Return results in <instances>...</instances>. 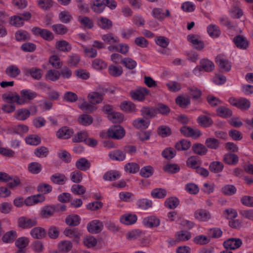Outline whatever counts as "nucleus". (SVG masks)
<instances>
[{"label":"nucleus","mask_w":253,"mask_h":253,"mask_svg":"<svg viewBox=\"0 0 253 253\" xmlns=\"http://www.w3.org/2000/svg\"><path fill=\"white\" fill-rule=\"evenodd\" d=\"M149 93V90L146 87H138L130 91L129 95L132 99L141 102L145 99L146 96Z\"/></svg>","instance_id":"f257e3e1"},{"label":"nucleus","mask_w":253,"mask_h":253,"mask_svg":"<svg viewBox=\"0 0 253 253\" xmlns=\"http://www.w3.org/2000/svg\"><path fill=\"white\" fill-rule=\"evenodd\" d=\"M217 114L222 118H228L232 115V111L228 108L221 106L216 109Z\"/></svg>","instance_id":"de8ad7c7"},{"label":"nucleus","mask_w":253,"mask_h":253,"mask_svg":"<svg viewBox=\"0 0 253 253\" xmlns=\"http://www.w3.org/2000/svg\"><path fill=\"white\" fill-rule=\"evenodd\" d=\"M149 125V122L142 119H137L133 122V126L137 129H146Z\"/></svg>","instance_id":"37998d69"},{"label":"nucleus","mask_w":253,"mask_h":253,"mask_svg":"<svg viewBox=\"0 0 253 253\" xmlns=\"http://www.w3.org/2000/svg\"><path fill=\"white\" fill-rule=\"evenodd\" d=\"M158 134L163 137H167L171 134V131L169 127L166 126H161L158 129Z\"/></svg>","instance_id":"338daca9"},{"label":"nucleus","mask_w":253,"mask_h":253,"mask_svg":"<svg viewBox=\"0 0 253 253\" xmlns=\"http://www.w3.org/2000/svg\"><path fill=\"white\" fill-rule=\"evenodd\" d=\"M251 106L250 101L245 98H240L239 99L237 108L242 110H247Z\"/></svg>","instance_id":"69168bd1"},{"label":"nucleus","mask_w":253,"mask_h":253,"mask_svg":"<svg viewBox=\"0 0 253 253\" xmlns=\"http://www.w3.org/2000/svg\"><path fill=\"white\" fill-rule=\"evenodd\" d=\"M81 235L80 231L77 228H67L64 230V235L70 238L78 239Z\"/></svg>","instance_id":"4be33fe9"},{"label":"nucleus","mask_w":253,"mask_h":253,"mask_svg":"<svg viewBox=\"0 0 253 253\" xmlns=\"http://www.w3.org/2000/svg\"><path fill=\"white\" fill-rule=\"evenodd\" d=\"M122 64L128 69H134L137 65L136 62L130 58H125L122 60Z\"/></svg>","instance_id":"13d9d810"},{"label":"nucleus","mask_w":253,"mask_h":253,"mask_svg":"<svg viewBox=\"0 0 253 253\" xmlns=\"http://www.w3.org/2000/svg\"><path fill=\"white\" fill-rule=\"evenodd\" d=\"M205 144L207 148L216 150L219 147L220 142L215 138L209 137L206 139Z\"/></svg>","instance_id":"bb28decb"},{"label":"nucleus","mask_w":253,"mask_h":253,"mask_svg":"<svg viewBox=\"0 0 253 253\" xmlns=\"http://www.w3.org/2000/svg\"><path fill=\"white\" fill-rule=\"evenodd\" d=\"M176 104L180 107L185 108L190 103V99L188 96H178L175 99Z\"/></svg>","instance_id":"4c0bfd02"},{"label":"nucleus","mask_w":253,"mask_h":253,"mask_svg":"<svg viewBox=\"0 0 253 253\" xmlns=\"http://www.w3.org/2000/svg\"><path fill=\"white\" fill-rule=\"evenodd\" d=\"M70 178L73 182L79 183L83 179V173L79 170H75L71 172Z\"/></svg>","instance_id":"6e6d98bb"},{"label":"nucleus","mask_w":253,"mask_h":253,"mask_svg":"<svg viewBox=\"0 0 253 253\" xmlns=\"http://www.w3.org/2000/svg\"><path fill=\"white\" fill-rule=\"evenodd\" d=\"M79 108L86 113H91L96 109V107L93 103L84 101L83 103L79 105Z\"/></svg>","instance_id":"ea45409f"},{"label":"nucleus","mask_w":253,"mask_h":253,"mask_svg":"<svg viewBox=\"0 0 253 253\" xmlns=\"http://www.w3.org/2000/svg\"><path fill=\"white\" fill-rule=\"evenodd\" d=\"M207 31L210 37L213 38L218 37L220 34V31L218 26L214 24L209 25L207 27Z\"/></svg>","instance_id":"2f4dec72"},{"label":"nucleus","mask_w":253,"mask_h":253,"mask_svg":"<svg viewBox=\"0 0 253 253\" xmlns=\"http://www.w3.org/2000/svg\"><path fill=\"white\" fill-rule=\"evenodd\" d=\"M98 24L100 27L104 29H109L112 26V21L103 17L98 19Z\"/></svg>","instance_id":"49530a36"},{"label":"nucleus","mask_w":253,"mask_h":253,"mask_svg":"<svg viewBox=\"0 0 253 253\" xmlns=\"http://www.w3.org/2000/svg\"><path fill=\"white\" fill-rule=\"evenodd\" d=\"M103 228V225L99 220H93L89 222L87 225L88 231L91 234L100 233Z\"/></svg>","instance_id":"423d86ee"},{"label":"nucleus","mask_w":253,"mask_h":253,"mask_svg":"<svg viewBox=\"0 0 253 253\" xmlns=\"http://www.w3.org/2000/svg\"><path fill=\"white\" fill-rule=\"evenodd\" d=\"M152 13L154 18L160 20H163L165 17H169L170 15L169 10L167 9L165 14L163 12V10L160 8H154L152 10Z\"/></svg>","instance_id":"2eb2a0df"},{"label":"nucleus","mask_w":253,"mask_h":253,"mask_svg":"<svg viewBox=\"0 0 253 253\" xmlns=\"http://www.w3.org/2000/svg\"><path fill=\"white\" fill-rule=\"evenodd\" d=\"M223 159L224 162L228 165H235L238 163L239 160L237 155L232 153L225 154Z\"/></svg>","instance_id":"a19ab883"},{"label":"nucleus","mask_w":253,"mask_h":253,"mask_svg":"<svg viewBox=\"0 0 253 253\" xmlns=\"http://www.w3.org/2000/svg\"><path fill=\"white\" fill-rule=\"evenodd\" d=\"M215 62L221 69L225 71L228 72L231 69L230 63L223 55H218L215 58Z\"/></svg>","instance_id":"0eeeda50"},{"label":"nucleus","mask_w":253,"mask_h":253,"mask_svg":"<svg viewBox=\"0 0 253 253\" xmlns=\"http://www.w3.org/2000/svg\"><path fill=\"white\" fill-rule=\"evenodd\" d=\"M15 38L18 41H24L29 40L30 36L27 31L19 30L16 32Z\"/></svg>","instance_id":"864d4df0"},{"label":"nucleus","mask_w":253,"mask_h":253,"mask_svg":"<svg viewBox=\"0 0 253 253\" xmlns=\"http://www.w3.org/2000/svg\"><path fill=\"white\" fill-rule=\"evenodd\" d=\"M121 109L126 113H130L136 112L135 105L130 101H125L120 104Z\"/></svg>","instance_id":"aec40b11"},{"label":"nucleus","mask_w":253,"mask_h":253,"mask_svg":"<svg viewBox=\"0 0 253 253\" xmlns=\"http://www.w3.org/2000/svg\"><path fill=\"white\" fill-rule=\"evenodd\" d=\"M190 141L185 139L180 140L175 144V148L178 151L187 150L190 148Z\"/></svg>","instance_id":"393cba45"},{"label":"nucleus","mask_w":253,"mask_h":253,"mask_svg":"<svg viewBox=\"0 0 253 253\" xmlns=\"http://www.w3.org/2000/svg\"><path fill=\"white\" fill-rule=\"evenodd\" d=\"M111 159L114 160L122 161L126 158V154L125 152L120 150H116L109 154Z\"/></svg>","instance_id":"c9c22d12"},{"label":"nucleus","mask_w":253,"mask_h":253,"mask_svg":"<svg viewBox=\"0 0 253 253\" xmlns=\"http://www.w3.org/2000/svg\"><path fill=\"white\" fill-rule=\"evenodd\" d=\"M27 72L30 74L31 77L36 80H40L42 77L41 69L38 68H32L28 69Z\"/></svg>","instance_id":"bf43d9fd"},{"label":"nucleus","mask_w":253,"mask_h":253,"mask_svg":"<svg viewBox=\"0 0 253 253\" xmlns=\"http://www.w3.org/2000/svg\"><path fill=\"white\" fill-rule=\"evenodd\" d=\"M2 99L5 102L12 103L14 102L17 103L19 105L25 103V101L20 99V96L16 92H9L2 95Z\"/></svg>","instance_id":"7ed1b4c3"},{"label":"nucleus","mask_w":253,"mask_h":253,"mask_svg":"<svg viewBox=\"0 0 253 253\" xmlns=\"http://www.w3.org/2000/svg\"><path fill=\"white\" fill-rule=\"evenodd\" d=\"M123 68L120 66L111 65L108 67V73L111 76L119 77L123 74Z\"/></svg>","instance_id":"a878e982"},{"label":"nucleus","mask_w":253,"mask_h":253,"mask_svg":"<svg viewBox=\"0 0 253 253\" xmlns=\"http://www.w3.org/2000/svg\"><path fill=\"white\" fill-rule=\"evenodd\" d=\"M21 71L15 65H10L5 70V74L11 78H15L20 75Z\"/></svg>","instance_id":"cd10ccee"},{"label":"nucleus","mask_w":253,"mask_h":253,"mask_svg":"<svg viewBox=\"0 0 253 253\" xmlns=\"http://www.w3.org/2000/svg\"><path fill=\"white\" fill-rule=\"evenodd\" d=\"M188 41L192 43L194 47L199 50H202L205 47L204 42L196 35H189L187 36Z\"/></svg>","instance_id":"6e6552de"},{"label":"nucleus","mask_w":253,"mask_h":253,"mask_svg":"<svg viewBox=\"0 0 253 253\" xmlns=\"http://www.w3.org/2000/svg\"><path fill=\"white\" fill-rule=\"evenodd\" d=\"M103 0H95L91 6L92 10L96 13H101L105 9Z\"/></svg>","instance_id":"f704fd0d"},{"label":"nucleus","mask_w":253,"mask_h":253,"mask_svg":"<svg viewBox=\"0 0 253 253\" xmlns=\"http://www.w3.org/2000/svg\"><path fill=\"white\" fill-rule=\"evenodd\" d=\"M197 121L200 126L205 127L211 126L213 123L210 117L205 115L200 116L197 119Z\"/></svg>","instance_id":"72a5a7b5"},{"label":"nucleus","mask_w":253,"mask_h":253,"mask_svg":"<svg viewBox=\"0 0 253 253\" xmlns=\"http://www.w3.org/2000/svg\"><path fill=\"white\" fill-rule=\"evenodd\" d=\"M37 224L36 218H29L25 216H21L18 220V225L23 229L32 228Z\"/></svg>","instance_id":"20e7f679"},{"label":"nucleus","mask_w":253,"mask_h":253,"mask_svg":"<svg viewBox=\"0 0 253 253\" xmlns=\"http://www.w3.org/2000/svg\"><path fill=\"white\" fill-rule=\"evenodd\" d=\"M30 234L35 239H41L45 236L46 233L43 228L37 227L31 230Z\"/></svg>","instance_id":"5701e85b"},{"label":"nucleus","mask_w":253,"mask_h":253,"mask_svg":"<svg viewBox=\"0 0 253 253\" xmlns=\"http://www.w3.org/2000/svg\"><path fill=\"white\" fill-rule=\"evenodd\" d=\"M108 119L113 123H120L124 120V115L121 113L113 112L108 116Z\"/></svg>","instance_id":"79ce46f5"},{"label":"nucleus","mask_w":253,"mask_h":253,"mask_svg":"<svg viewBox=\"0 0 253 253\" xmlns=\"http://www.w3.org/2000/svg\"><path fill=\"white\" fill-rule=\"evenodd\" d=\"M28 169L32 173L37 174L41 171L42 166L38 163L33 162L29 164Z\"/></svg>","instance_id":"774afa93"},{"label":"nucleus","mask_w":253,"mask_h":253,"mask_svg":"<svg viewBox=\"0 0 253 253\" xmlns=\"http://www.w3.org/2000/svg\"><path fill=\"white\" fill-rule=\"evenodd\" d=\"M167 191L163 188H156L151 192L153 197L156 198H164L167 195Z\"/></svg>","instance_id":"3c124183"},{"label":"nucleus","mask_w":253,"mask_h":253,"mask_svg":"<svg viewBox=\"0 0 253 253\" xmlns=\"http://www.w3.org/2000/svg\"><path fill=\"white\" fill-rule=\"evenodd\" d=\"M180 130L184 136L194 138L199 137L202 134L201 131L198 129H193L187 126H182L181 127Z\"/></svg>","instance_id":"39448f33"},{"label":"nucleus","mask_w":253,"mask_h":253,"mask_svg":"<svg viewBox=\"0 0 253 253\" xmlns=\"http://www.w3.org/2000/svg\"><path fill=\"white\" fill-rule=\"evenodd\" d=\"M120 220L124 224L131 225L136 222L137 216L135 214H126L121 217Z\"/></svg>","instance_id":"412c9836"},{"label":"nucleus","mask_w":253,"mask_h":253,"mask_svg":"<svg viewBox=\"0 0 253 253\" xmlns=\"http://www.w3.org/2000/svg\"><path fill=\"white\" fill-rule=\"evenodd\" d=\"M125 134L124 129L120 126H115L111 127L107 132L109 137L115 139H122Z\"/></svg>","instance_id":"f03ea898"},{"label":"nucleus","mask_w":253,"mask_h":253,"mask_svg":"<svg viewBox=\"0 0 253 253\" xmlns=\"http://www.w3.org/2000/svg\"><path fill=\"white\" fill-rule=\"evenodd\" d=\"M78 121L81 125L88 126L92 123L93 119L88 115L84 114L79 117Z\"/></svg>","instance_id":"5fc2aeb1"},{"label":"nucleus","mask_w":253,"mask_h":253,"mask_svg":"<svg viewBox=\"0 0 253 253\" xmlns=\"http://www.w3.org/2000/svg\"><path fill=\"white\" fill-rule=\"evenodd\" d=\"M71 192L75 195H81L86 192L85 188L80 184H74L71 188Z\"/></svg>","instance_id":"4d7b16f0"},{"label":"nucleus","mask_w":253,"mask_h":253,"mask_svg":"<svg viewBox=\"0 0 253 253\" xmlns=\"http://www.w3.org/2000/svg\"><path fill=\"white\" fill-rule=\"evenodd\" d=\"M60 74L58 71L49 70L47 72L46 78L52 81L57 80L60 77Z\"/></svg>","instance_id":"e2e57ef3"},{"label":"nucleus","mask_w":253,"mask_h":253,"mask_svg":"<svg viewBox=\"0 0 253 253\" xmlns=\"http://www.w3.org/2000/svg\"><path fill=\"white\" fill-rule=\"evenodd\" d=\"M242 244V242L239 238H230L225 241L223 246L225 249L228 250H235L239 248Z\"/></svg>","instance_id":"1a4fd4ad"},{"label":"nucleus","mask_w":253,"mask_h":253,"mask_svg":"<svg viewBox=\"0 0 253 253\" xmlns=\"http://www.w3.org/2000/svg\"><path fill=\"white\" fill-rule=\"evenodd\" d=\"M160 220L155 216H151L144 218L143 220V224L148 227H157L160 224Z\"/></svg>","instance_id":"f3484780"},{"label":"nucleus","mask_w":253,"mask_h":253,"mask_svg":"<svg viewBox=\"0 0 253 253\" xmlns=\"http://www.w3.org/2000/svg\"><path fill=\"white\" fill-rule=\"evenodd\" d=\"M87 99L90 103L95 105L96 104L99 103L102 101L103 96L102 94L97 92H93L88 94Z\"/></svg>","instance_id":"c85d7f7f"},{"label":"nucleus","mask_w":253,"mask_h":253,"mask_svg":"<svg viewBox=\"0 0 253 253\" xmlns=\"http://www.w3.org/2000/svg\"><path fill=\"white\" fill-rule=\"evenodd\" d=\"M155 42L157 44L164 48H166L169 43V40L167 38L163 36L156 37Z\"/></svg>","instance_id":"052dcab7"},{"label":"nucleus","mask_w":253,"mask_h":253,"mask_svg":"<svg viewBox=\"0 0 253 253\" xmlns=\"http://www.w3.org/2000/svg\"><path fill=\"white\" fill-rule=\"evenodd\" d=\"M88 137V134L86 131H82L77 133L72 138L74 142H80L86 141Z\"/></svg>","instance_id":"09e8293b"},{"label":"nucleus","mask_w":253,"mask_h":253,"mask_svg":"<svg viewBox=\"0 0 253 253\" xmlns=\"http://www.w3.org/2000/svg\"><path fill=\"white\" fill-rule=\"evenodd\" d=\"M202 161L197 156H192L189 157L186 161V165L188 168L196 169L201 166Z\"/></svg>","instance_id":"f8f14e48"},{"label":"nucleus","mask_w":253,"mask_h":253,"mask_svg":"<svg viewBox=\"0 0 253 253\" xmlns=\"http://www.w3.org/2000/svg\"><path fill=\"white\" fill-rule=\"evenodd\" d=\"M154 172L153 168L150 166H147L143 167L140 172V175L144 177H149L151 176Z\"/></svg>","instance_id":"680f3d73"},{"label":"nucleus","mask_w":253,"mask_h":253,"mask_svg":"<svg viewBox=\"0 0 253 253\" xmlns=\"http://www.w3.org/2000/svg\"><path fill=\"white\" fill-rule=\"evenodd\" d=\"M233 42L238 48L241 49H246L249 46V41L241 35L235 37L233 39Z\"/></svg>","instance_id":"9d476101"},{"label":"nucleus","mask_w":253,"mask_h":253,"mask_svg":"<svg viewBox=\"0 0 253 253\" xmlns=\"http://www.w3.org/2000/svg\"><path fill=\"white\" fill-rule=\"evenodd\" d=\"M101 39L108 44H114L119 42V38L111 33L102 35Z\"/></svg>","instance_id":"6ab92c4d"},{"label":"nucleus","mask_w":253,"mask_h":253,"mask_svg":"<svg viewBox=\"0 0 253 253\" xmlns=\"http://www.w3.org/2000/svg\"><path fill=\"white\" fill-rule=\"evenodd\" d=\"M81 218L77 214H71L67 216L65 219L67 225L71 226H76L80 223Z\"/></svg>","instance_id":"7c9ffc66"},{"label":"nucleus","mask_w":253,"mask_h":253,"mask_svg":"<svg viewBox=\"0 0 253 253\" xmlns=\"http://www.w3.org/2000/svg\"><path fill=\"white\" fill-rule=\"evenodd\" d=\"M55 211L54 206L47 205L44 206L41 211L40 216L42 218H46L52 216Z\"/></svg>","instance_id":"a211bd4d"},{"label":"nucleus","mask_w":253,"mask_h":253,"mask_svg":"<svg viewBox=\"0 0 253 253\" xmlns=\"http://www.w3.org/2000/svg\"><path fill=\"white\" fill-rule=\"evenodd\" d=\"M120 177V173L117 171H110L105 173L103 178L105 180L113 181L119 179Z\"/></svg>","instance_id":"8fccbe9b"},{"label":"nucleus","mask_w":253,"mask_h":253,"mask_svg":"<svg viewBox=\"0 0 253 253\" xmlns=\"http://www.w3.org/2000/svg\"><path fill=\"white\" fill-rule=\"evenodd\" d=\"M17 237V233L15 231H10L6 232L2 237V240L6 243H12Z\"/></svg>","instance_id":"c03bdc74"},{"label":"nucleus","mask_w":253,"mask_h":253,"mask_svg":"<svg viewBox=\"0 0 253 253\" xmlns=\"http://www.w3.org/2000/svg\"><path fill=\"white\" fill-rule=\"evenodd\" d=\"M214 65L213 63L207 59H203L201 60L200 61V67L197 68L199 71L204 70L206 72H211L214 69Z\"/></svg>","instance_id":"4468645a"},{"label":"nucleus","mask_w":253,"mask_h":253,"mask_svg":"<svg viewBox=\"0 0 253 253\" xmlns=\"http://www.w3.org/2000/svg\"><path fill=\"white\" fill-rule=\"evenodd\" d=\"M30 110L25 108L17 110L14 114V117L19 121H24L27 119L30 116Z\"/></svg>","instance_id":"dca6fc26"},{"label":"nucleus","mask_w":253,"mask_h":253,"mask_svg":"<svg viewBox=\"0 0 253 253\" xmlns=\"http://www.w3.org/2000/svg\"><path fill=\"white\" fill-rule=\"evenodd\" d=\"M178 199L176 197H170L167 199L165 202V206L169 209H173L176 208L179 205Z\"/></svg>","instance_id":"a18cd8bd"},{"label":"nucleus","mask_w":253,"mask_h":253,"mask_svg":"<svg viewBox=\"0 0 253 253\" xmlns=\"http://www.w3.org/2000/svg\"><path fill=\"white\" fill-rule=\"evenodd\" d=\"M192 150L194 153L200 156L206 155L208 152L206 145L199 143L194 144L192 147Z\"/></svg>","instance_id":"ddd939ff"},{"label":"nucleus","mask_w":253,"mask_h":253,"mask_svg":"<svg viewBox=\"0 0 253 253\" xmlns=\"http://www.w3.org/2000/svg\"><path fill=\"white\" fill-rule=\"evenodd\" d=\"M224 168L223 163L219 161L211 162L209 166V169L212 172L219 173L222 171Z\"/></svg>","instance_id":"473e14b6"},{"label":"nucleus","mask_w":253,"mask_h":253,"mask_svg":"<svg viewBox=\"0 0 253 253\" xmlns=\"http://www.w3.org/2000/svg\"><path fill=\"white\" fill-rule=\"evenodd\" d=\"M76 167L78 169L85 171L90 168V164L87 159L82 158L76 162Z\"/></svg>","instance_id":"b1692460"},{"label":"nucleus","mask_w":253,"mask_h":253,"mask_svg":"<svg viewBox=\"0 0 253 253\" xmlns=\"http://www.w3.org/2000/svg\"><path fill=\"white\" fill-rule=\"evenodd\" d=\"M20 99L27 102V100H32L37 96V93L29 90H23L20 92Z\"/></svg>","instance_id":"58836bf2"},{"label":"nucleus","mask_w":253,"mask_h":253,"mask_svg":"<svg viewBox=\"0 0 253 253\" xmlns=\"http://www.w3.org/2000/svg\"><path fill=\"white\" fill-rule=\"evenodd\" d=\"M191 237L190 232L186 231H180L175 234L176 240L178 242L186 241Z\"/></svg>","instance_id":"e433bc0d"},{"label":"nucleus","mask_w":253,"mask_h":253,"mask_svg":"<svg viewBox=\"0 0 253 253\" xmlns=\"http://www.w3.org/2000/svg\"><path fill=\"white\" fill-rule=\"evenodd\" d=\"M194 217L198 220L206 221L211 218V214L209 211L204 209H199L195 211Z\"/></svg>","instance_id":"9b49d317"},{"label":"nucleus","mask_w":253,"mask_h":253,"mask_svg":"<svg viewBox=\"0 0 253 253\" xmlns=\"http://www.w3.org/2000/svg\"><path fill=\"white\" fill-rule=\"evenodd\" d=\"M142 116L147 118H152L157 115L156 110L152 107H144L141 110Z\"/></svg>","instance_id":"c756f323"},{"label":"nucleus","mask_w":253,"mask_h":253,"mask_svg":"<svg viewBox=\"0 0 253 253\" xmlns=\"http://www.w3.org/2000/svg\"><path fill=\"white\" fill-rule=\"evenodd\" d=\"M34 153L38 157H46L48 154V150L45 147L41 146L35 149Z\"/></svg>","instance_id":"0e129e2a"},{"label":"nucleus","mask_w":253,"mask_h":253,"mask_svg":"<svg viewBox=\"0 0 253 253\" xmlns=\"http://www.w3.org/2000/svg\"><path fill=\"white\" fill-rule=\"evenodd\" d=\"M190 95L194 100H198L202 95L201 91L196 86H191L188 88Z\"/></svg>","instance_id":"603ef678"}]
</instances>
